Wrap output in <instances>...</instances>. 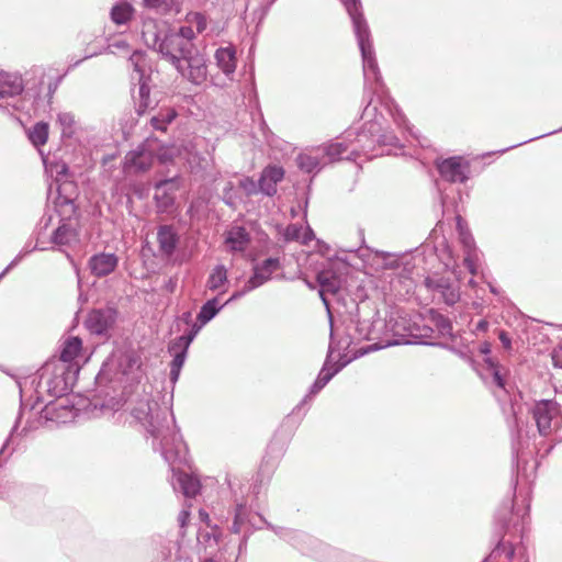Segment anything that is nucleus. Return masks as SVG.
Wrapping results in <instances>:
<instances>
[{
	"label": "nucleus",
	"instance_id": "f257e3e1",
	"mask_svg": "<svg viewBox=\"0 0 562 562\" xmlns=\"http://www.w3.org/2000/svg\"><path fill=\"white\" fill-rule=\"evenodd\" d=\"M133 416L146 427L153 437L160 439L161 454L168 463L173 464L177 461L186 460V445L179 434H166L169 431L168 427L164 425L167 422V411H160L157 402L140 401L133 409Z\"/></svg>",
	"mask_w": 562,
	"mask_h": 562
},
{
	"label": "nucleus",
	"instance_id": "f03ea898",
	"mask_svg": "<svg viewBox=\"0 0 562 562\" xmlns=\"http://www.w3.org/2000/svg\"><path fill=\"white\" fill-rule=\"evenodd\" d=\"M346 8L351 18L353 31L362 55L364 91L371 94H378L383 88L381 74L374 56L370 30L364 20L358 0H346Z\"/></svg>",
	"mask_w": 562,
	"mask_h": 562
},
{
	"label": "nucleus",
	"instance_id": "7ed1b4c3",
	"mask_svg": "<svg viewBox=\"0 0 562 562\" xmlns=\"http://www.w3.org/2000/svg\"><path fill=\"white\" fill-rule=\"evenodd\" d=\"M384 328L385 335H391L394 339H387L384 346H379L378 344L371 345L362 353L378 350L386 346L408 344V337H427L428 331H431L429 327H424L422 329L418 324L408 316L407 313L401 310H396L390 313L384 322Z\"/></svg>",
	"mask_w": 562,
	"mask_h": 562
},
{
	"label": "nucleus",
	"instance_id": "20e7f679",
	"mask_svg": "<svg viewBox=\"0 0 562 562\" xmlns=\"http://www.w3.org/2000/svg\"><path fill=\"white\" fill-rule=\"evenodd\" d=\"M78 372V364L49 361L42 368L40 385L60 400L72 389Z\"/></svg>",
	"mask_w": 562,
	"mask_h": 562
},
{
	"label": "nucleus",
	"instance_id": "39448f33",
	"mask_svg": "<svg viewBox=\"0 0 562 562\" xmlns=\"http://www.w3.org/2000/svg\"><path fill=\"white\" fill-rule=\"evenodd\" d=\"M196 32L191 25L181 26L177 33L167 34L161 41L155 32L149 34L143 32L145 43L148 46L157 49L162 57H172L178 53H190L192 49H196L192 41L195 37Z\"/></svg>",
	"mask_w": 562,
	"mask_h": 562
},
{
	"label": "nucleus",
	"instance_id": "423d86ee",
	"mask_svg": "<svg viewBox=\"0 0 562 562\" xmlns=\"http://www.w3.org/2000/svg\"><path fill=\"white\" fill-rule=\"evenodd\" d=\"M348 272L349 267L347 262L338 258L326 261L323 268L317 272L318 293L328 312L329 302L327 295H336L344 289Z\"/></svg>",
	"mask_w": 562,
	"mask_h": 562
},
{
	"label": "nucleus",
	"instance_id": "0eeeda50",
	"mask_svg": "<svg viewBox=\"0 0 562 562\" xmlns=\"http://www.w3.org/2000/svg\"><path fill=\"white\" fill-rule=\"evenodd\" d=\"M380 124L378 122H369L364 125V128L349 137L347 140L350 147V155L353 156V159L361 155H367L372 151L375 147V144L381 145H392L396 146L398 144V139L392 133L389 134H380Z\"/></svg>",
	"mask_w": 562,
	"mask_h": 562
},
{
	"label": "nucleus",
	"instance_id": "6e6552de",
	"mask_svg": "<svg viewBox=\"0 0 562 562\" xmlns=\"http://www.w3.org/2000/svg\"><path fill=\"white\" fill-rule=\"evenodd\" d=\"M164 58L175 66L177 71L190 82L201 85L206 80V59L198 49H192L190 53H178L175 55V58Z\"/></svg>",
	"mask_w": 562,
	"mask_h": 562
},
{
	"label": "nucleus",
	"instance_id": "1a4fd4ad",
	"mask_svg": "<svg viewBox=\"0 0 562 562\" xmlns=\"http://www.w3.org/2000/svg\"><path fill=\"white\" fill-rule=\"evenodd\" d=\"M531 414L541 436H549L561 423L559 404L551 400L537 402Z\"/></svg>",
	"mask_w": 562,
	"mask_h": 562
},
{
	"label": "nucleus",
	"instance_id": "9d476101",
	"mask_svg": "<svg viewBox=\"0 0 562 562\" xmlns=\"http://www.w3.org/2000/svg\"><path fill=\"white\" fill-rule=\"evenodd\" d=\"M479 351L485 356L484 369L481 373L482 378L486 383L496 385L501 390H506V380L504 374V369L498 364V362L494 361L488 355L491 352V344L488 341H484L480 344Z\"/></svg>",
	"mask_w": 562,
	"mask_h": 562
},
{
	"label": "nucleus",
	"instance_id": "9b49d317",
	"mask_svg": "<svg viewBox=\"0 0 562 562\" xmlns=\"http://www.w3.org/2000/svg\"><path fill=\"white\" fill-rule=\"evenodd\" d=\"M440 176L449 182H465L470 166L461 157H450L437 164Z\"/></svg>",
	"mask_w": 562,
	"mask_h": 562
},
{
	"label": "nucleus",
	"instance_id": "f8f14e48",
	"mask_svg": "<svg viewBox=\"0 0 562 562\" xmlns=\"http://www.w3.org/2000/svg\"><path fill=\"white\" fill-rule=\"evenodd\" d=\"M457 226L459 232L460 241L463 245L464 260L463 263L472 276H475L479 270V251L475 247L474 239L470 232L463 226V221L460 216L457 217Z\"/></svg>",
	"mask_w": 562,
	"mask_h": 562
},
{
	"label": "nucleus",
	"instance_id": "ddd939ff",
	"mask_svg": "<svg viewBox=\"0 0 562 562\" xmlns=\"http://www.w3.org/2000/svg\"><path fill=\"white\" fill-rule=\"evenodd\" d=\"M281 269L279 258H267L254 266V273L248 279V290H255L269 281L274 272Z\"/></svg>",
	"mask_w": 562,
	"mask_h": 562
},
{
	"label": "nucleus",
	"instance_id": "4468645a",
	"mask_svg": "<svg viewBox=\"0 0 562 562\" xmlns=\"http://www.w3.org/2000/svg\"><path fill=\"white\" fill-rule=\"evenodd\" d=\"M115 322V311L112 308L93 310L86 319V327L97 335L105 334Z\"/></svg>",
	"mask_w": 562,
	"mask_h": 562
},
{
	"label": "nucleus",
	"instance_id": "2eb2a0df",
	"mask_svg": "<svg viewBox=\"0 0 562 562\" xmlns=\"http://www.w3.org/2000/svg\"><path fill=\"white\" fill-rule=\"evenodd\" d=\"M130 63L134 67V75L132 76L133 80L138 81V92L137 97L134 95L136 101L140 99H148L149 97V87L147 83L148 77L146 76V59L145 54L139 50L133 52V54L130 57Z\"/></svg>",
	"mask_w": 562,
	"mask_h": 562
},
{
	"label": "nucleus",
	"instance_id": "dca6fc26",
	"mask_svg": "<svg viewBox=\"0 0 562 562\" xmlns=\"http://www.w3.org/2000/svg\"><path fill=\"white\" fill-rule=\"evenodd\" d=\"M119 258L112 252H99L93 255L88 262L90 272L98 278L112 273L117 267Z\"/></svg>",
	"mask_w": 562,
	"mask_h": 562
},
{
	"label": "nucleus",
	"instance_id": "f3484780",
	"mask_svg": "<svg viewBox=\"0 0 562 562\" xmlns=\"http://www.w3.org/2000/svg\"><path fill=\"white\" fill-rule=\"evenodd\" d=\"M425 285L429 290L440 293L445 302L449 305H453L460 297L459 290L447 278L437 276L428 277L425 279Z\"/></svg>",
	"mask_w": 562,
	"mask_h": 562
},
{
	"label": "nucleus",
	"instance_id": "a211bd4d",
	"mask_svg": "<svg viewBox=\"0 0 562 562\" xmlns=\"http://www.w3.org/2000/svg\"><path fill=\"white\" fill-rule=\"evenodd\" d=\"M350 136H352V133L348 131L341 140L319 146L326 165L342 158L353 159L347 143Z\"/></svg>",
	"mask_w": 562,
	"mask_h": 562
},
{
	"label": "nucleus",
	"instance_id": "6ab92c4d",
	"mask_svg": "<svg viewBox=\"0 0 562 562\" xmlns=\"http://www.w3.org/2000/svg\"><path fill=\"white\" fill-rule=\"evenodd\" d=\"M172 486L175 491H180L186 497H194L200 492V481L181 471L172 468Z\"/></svg>",
	"mask_w": 562,
	"mask_h": 562
},
{
	"label": "nucleus",
	"instance_id": "aec40b11",
	"mask_svg": "<svg viewBox=\"0 0 562 562\" xmlns=\"http://www.w3.org/2000/svg\"><path fill=\"white\" fill-rule=\"evenodd\" d=\"M153 165L150 151L145 149L132 150L125 156L124 169L126 172H143Z\"/></svg>",
	"mask_w": 562,
	"mask_h": 562
},
{
	"label": "nucleus",
	"instance_id": "412c9836",
	"mask_svg": "<svg viewBox=\"0 0 562 562\" xmlns=\"http://www.w3.org/2000/svg\"><path fill=\"white\" fill-rule=\"evenodd\" d=\"M284 177V170L278 166H269L263 169L259 179V190L266 195H273L277 192V183Z\"/></svg>",
	"mask_w": 562,
	"mask_h": 562
},
{
	"label": "nucleus",
	"instance_id": "4be33fe9",
	"mask_svg": "<svg viewBox=\"0 0 562 562\" xmlns=\"http://www.w3.org/2000/svg\"><path fill=\"white\" fill-rule=\"evenodd\" d=\"M296 162L301 170L308 173L317 172L326 165L321 147H314L300 154Z\"/></svg>",
	"mask_w": 562,
	"mask_h": 562
},
{
	"label": "nucleus",
	"instance_id": "5701e85b",
	"mask_svg": "<svg viewBox=\"0 0 562 562\" xmlns=\"http://www.w3.org/2000/svg\"><path fill=\"white\" fill-rule=\"evenodd\" d=\"M23 89V80L19 75L0 72V101L20 95Z\"/></svg>",
	"mask_w": 562,
	"mask_h": 562
},
{
	"label": "nucleus",
	"instance_id": "b1692460",
	"mask_svg": "<svg viewBox=\"0 0 562 562\" xmlns=\"http://www.w3.org/2000/svg\"><path fill=\"white\" fill-rule=\"evenodd\" d=\"M250 244V236L246 228L241 226H233L227 231L225 236V245L229 251L243 252Z\"/></svg>",
	"mask_w": 562,
	"mask_h": 562
},
{
	"label": "nucleus",
	"instance_id": "393cba45",
	"mask_svg": "<svg viewBox=\"0 0 562 562\" xmlns=\"http://www.w3.org/2000/svg\"><path fill=\"white\" fill-rule=\"evenodd\" d=\"M157 240L160 252L170 257L177 248L179 237L172 226L162 225L158 228Z\"/></svg>",
	"mask_w": 562,
	"mask_h": 562
},
{
	"label": "nucleus",
	"instance_id": "a878e982",
	"mask_svg": "<svg viewBox=\"0 0 562 562\" xmlns=\"http://www.w3.org/2000/svg\"><path fill=\"white\" fill-rule=\"evenodd\" d=\"M214 58L217 67L225 76L231 77L234 75L236 70V50L233 46L217 48Z\"/></svg>",
	"mask_w": 562,
	"mask_h": 562
},
{
	"label": "nucleus",
	"instance_id": "bb28decb",
	"mask_svg": "<svg viewBox=\"0 0 562 562\" xmlns=\"http://www.w3.org/2000/svg\"><path fill=\"white\" fill-rule=\"evenodd\" d=\"M52 241L57 246H70L78 241V233L70 223L64 222L54 231Z\"/></svg>",
	"mask_w": 562,
	"mask_h": 562
},
{
	"label": "nucleus",
	"instance_id": "cd10ccee",
	"mask_svg": "<svg viewBox=\"0 0 562 562\" xmlns=\"http://www.w3.org/2000/svg\"><path fill=\"white\" fill-rule=\"evenodd\" d=\"M172 184V180H165L157 183L155 188L157 207L162 212H167L173 205L175 196L169 192V187Z\"/></svg>",
	"mask_w": 562,
	"mask_h": 562
},
{
	"label": "nucleus",
	"instance_id": "c85d7f7f",
	"mask_svg": "<svg viewBox=\"0 0 562 562\" xmlns=\"http://www.w3.org/2000/svg\"><path fill=\"white\" fill-rule=\"evenodd\" d=\"M81 350V340L77 337L68 338L61 349L60 356L54 362H63L66 364H75L74 360Z\"/></svg>",
	"mask_w": 562,
	"mask_h": 562
},
{
	"label": "nucleus",
	"instance_id": "c756f323",
	"mask_svg": "<svg viewBox=\"0 0 562 562\" xmlns=\"http://www.w3.org/2000/svg\"><path fill=\"white\" fill-rule=\"evenodd\" d=\"M177 111L173 108H161L150 119V125L156 131L166 132L168 125L177 117Z\"/></svg>",
	"mask_w": 562,
	"mask_h": 562
},
{
	"label": "nucleus",
	"instance_id": "7c9ffc66",
	"mask_svg": "<svg viewBox=\"0 0 562 562\" xmlns=\"http://www.w3.org/2000/svg\"><path fill=\"white\" fill-rule=\"evenodd\" d=\"M284 238L286 240H299L306 245L315 238L313 229L307 225L305 228L297 224H291L285 228Z\"/></svg>",
	"mask_w": 562,
	"mask_h": 562
},
{
	"label": "nucleus",
	"instance_id": "2f4dec72",
	"mask_svg": "<svg viewBox=\"0 0 562 562\" xmlns=\"http://www.w3.org/2000/svg\"><path fill=\"white\" fill-rule=\"evenodd\" d=\"M169 351L173 355V359L170 363V379L172 382H176L183 367L188 349L181 347L173 348V341H171Z\"/></svg>",
	"mask_w": 562,
	"mask_h": 562
},
{
	"label": "nucleus",
	"instance_id": "473e14b6",
	"mask_svg": "<svg viewBox=\"0 0 562 562\" xmlns=\"http://www.w3.org/2000/svg\"><path fill=\"white\" fill-rule=\"evenodd\" d=\"M339 371V368H335L334 370L328 369L326 366L321 370L316 381L311 386L308 395L305 396L304 401L308 396H313L317 394L331 379L333 376Z\"/></svg>",
	"mask_w": 562,
	"mask_h": 562
},
{
	"label": "nucleus",
	"instance_id": "72a5a7b5",
	"mask_svg": "<svg viewBox=\"0 0 562 562\" xmlns=\"http://www.w3.org/2000/svg\"><path fill=\"white\" fill-rule=\"evenodd\" d=\"M227 282V270L223 265H217L209 276L206 285L210 290H220Z\"/></svg>",
	"mask_w": 562,
	"mask_h": 562
},
{
	"label": "nucleus",
	"instance_id": "f704fd0d",
	"mask_svg": "<svg viewBox=\"0 0 562 562\" xmlns=\"http://www.w3.org/2000/svg\"><path fill=\"white\" fill-rule=\"evenodd\" d=\"M221 308L222 306L218 305L217 299L209 300L202 305L196 317L198 322L201 323V325H205L221 311Z\"/></svg>",
	"mask_w": 562,
	"mask_h": 562
},
{
	"label": "nucleus",
	"instance_id": "c9c22d12",
	"mask_svg": "<svg viewBox=\"0 0 562 562\" xmlns=\"http://www.w3.org/2000/svg\"><path fill=\"white\" fill-rule=\"evenodd\" d=\"M57 122L61 130V136L70 138L75 135L77 130V124L75 121V116L69 112H61L58 114Z\"/></svg>",
	"mask_w": 562,
	"mask_h": 562
},
{
	"label": "nucleus",
	"instance_id": "e433bc0d",
	"mask_svg": "<svg viewBox=\"0 0 562 562\" xmlns=\"http://www.w3.org/2000/svg\"><path fill=\"white\" fill-rule=\"evenodd\" d=\"M133 14V8L128 3L115 4L111 10V19L115 24L127 23Z\"/></svg>",
	"mask_w": 562,
	"mask_h": 562
},
{
	"label": "nucleus",
	"instance_id": "4c0bfd02",
	"mask_svg": "<svg viewBox=\"0 0 562 562\" xmlns=\"http://www.w3.org/2000/svg\"><path fill=\"white\" fill-rule=\"evenodd\" d=\"M48 138V124L44 122L36 123L29 131V139L34 146H42L47 142Z\"/></svg>",
	"mask_w": 562,
	"mask_h": 562
},
{
	"label": "nucleus",
	"instance_id": "58836bf2",
	"mask_svg": "<svg viewBox=\"0 0 562 562\" xmlns=\"http://www.w3.org/2000/svg\"><path fill=\"white\" fill-rule=\"evenodd\" d=\"M515 554V550L510 542L501 540L496 548L492 551L490 555L491 562H499L501 558L504 555L505 560L513 559Z\"/></svg>",
	"mask_w": 562,
	"mask_h": 562
},
{
	"label": "nucleus",
	"instance_id": "ea45409f",
	"mask_svg": "<svg viewBox=\"0 0 562 562\" xmlns=\"http://www.w3.org/2000/svg\"><path fill=\"white\" fill-rule=\"evenodd\" d=\"M221 537V531L216 526L212 527V530H200L198 533V541L205 548L216 547Z\"/></svg>",
	"mask_w": 562,
	"mask_h": 562
},
{
	"label": "nucleus",
	"instance_id": "a19ab883",
	"mask_svg": "<svg viewBox=\"0 0 562 562\" xmlns=\"http://www.w3.org/2000/svg\"><path fill=\"white\" fill-rule=\"evenodd\" d=\"M56 409H61L65 413L57 415V418H66L68 415H72V407H69L68 400L60 398L56 403H52L45 407V416L53 419L52 413Z\"/></svg>",
	"mask_w": 562,
	"mask_h": 562
},
{
	"label": "nucleus",
	"instance_id": "79ce46f5",
	"mask_svg": "<svg viewBox=\"0 0 562 562\" xmlns=\"http://www.w3.org/2000/svg\"><path fill=\"white\" fill-rule=\"evenodd\" d=\"M187 21L192 27H195L196 33L204 32L207 25L205 16L199 12L189 14Z\"/></svg>",
	"mask_w": 562,
	"mask_h": 562
},
{
	"label": "nucleus",
	"instance_id": "37998d69",
	"mask_svg": "<svg viewBox=\"0 0 562 562\" xmlns=\"http://www.w3.org/2000/svg\"><path fill=\"white\" fill-rule=\"evenodd\" d=\"M143 3L146 8L166 11L170 9L173 0H143Z\"/></svg>",
	"mask_w": 562,
	"mask_h": 562
},
{
	"label": "nucleus",
	"instance_id": "c03bdc74",
	"mask_svg": "<svg viewBox=\"0 0 562 562\" xmlns=\"http://www.w3.org/2000/svg\"><path fill=\"white\" fill-rule=\"evenodd\" d=\"M271 529H273L274 532L280 535L281 537L292 541L293 546H299L300 541L308 539V537L306 535H304V533L290 532V531L283 532V529L279 531V530H276L273 527H271Z\"/></svg>",
	"mask_w": 562,
	"mask_h": 562
},
{
	"label": "nucleus",
	"instance_id": "a18cd8bd",
	"mask_svg": "<svg viewBox=\"0 0 562 562\" xmlns=\"http://www.w3.org/2000/svg\"><path fill=\"white\" fill-rule=\"evenodd\" d=\"M239 187L247 195L257 193L259 186L250 178H244L239 181Z\"/></svg>",
	"mask_w": 562,
	"mask_h": 562
},
{
	"label": "nucleus",
	"instance_id": "49530a36",
	"mask_svg": "<svg viewBox=\"0 0 562 562\" xmlns=\"http://www.w3.org/2000/svg\"><path fill=\"white\" fill-rule=\"evenodd\" d=\"M435 323H436V326L440 334L449 335L451 333L452 327H451V323L449 322L448 318H446L441 315H438L435 318Z\"/></svg>",
	"mask_w": 562,
	"mask_h": 562
},
{
	"label": "nucleus",
	"instance_id": "de8ad7c7",
	"mask_svg": "<svg viewBox=\"0 0 562 562\" xmlns=\"http://www.w3.org/2000/svg\"><path fill=\"white\" fill-rule=\"evenodd\" d=\"M196 335H193V331L190 330L188 335H182L178 338H176L173 341V348L181 347V348H189L190 344L194 339Z\"/></svg>",
	"mask_w": 562,
	"mask_h": 562
},
{
	"label": "nucleus",
	"instance_id": "09e8293b",
	"mask_svg": "<svg viewBox=\"0 0 562 562\" xmlns=\"http://www.w3.org/2000/svg\"><path fill=\"white\" fill-rule=\"evenodd\" d=\"M357 329L359 331L360 338L368 339V340L375 338L372 329L370 328V325L367 322L359 323Z\"/></svg>",
	"mask_w": 562,
	"mask_h": 562
},
{
	"label": "nucleus",
	"instance_id": "8fccbe9b",
	"mask_svg": "<svg viewBox=\"0 0 562 562\" xmlns=\"http://www.w3.org/2000/svg\"><path fill=\"white\" fill-rule=\"evenodd\" d=\"M153 106V100L150 99V95L148 99H140L136 101V112L142 115L144 114L148 109Z\"/></svg>",
	"mask_w": 562,
	"mask_h": 562
},
{
	"label": "nucleus",
	"instance_id": "3c124183",
	"mask_svg": "<svg viewBox=\"0 0 562 562\" xmlns=\"http://www.w3.org/2000/svg\"><path fill=\"white\" fill-rule=\"evenodd\" d=\"M29 254V250L21 251L10 263L9 266L0 273V280L13 268L15 267L24 256Z\"/></svg>",
	"mask_w": 562,
	"mask_h": 562
},
{
	"label": "nucleus",
	"instance_id": "603ef678",
	"mask_svg": "<svg viewBox=\"0 0 562 562\" xmlns=\"http://www.w3.org/2000/svg\"><path fill=\"white\" fill-rule=\"evenodd\" d=\"M243 512H244V507L243 506H238V508L236 510V515H235V520H234V522L232 525V531L234 533H239L240 532Z\"/></svg>",
	"mask_w": 562,
	"mask_h": 562
},
{
	"label": "nucleus",
	"instance_id": "864d4df0",
	"mask_svg": "<svg viewBox=\"0 0 562 562\" xmlns=\"http://www.w3.org/2000/svg\"><path fill=\"white\" fill-rule=\"evenodd\" d=\"M109 49L111 53H115V50L128 52V44L123 40H117L109 45Z\"/></svg>",
	"mask_w": 562,
	"mask_h": 562
},
{
	"label": "nucleus",
	"instance_id": "5fc2aeb1",
	"mask_svg": "<svg viewBox=\"0 0 562 562\" xmlns=\"http://www.w3.org/2000/svg\"><path fill=\"white\" fill-rule=\"evenodd\" d=\"M251 290H248V281L245 283L241 290H238L232 294V296L226 301L225 304H228L233 301H236L240 297H243L246 293L250 292Z\"/></svg>",
	"mask_w": 562,
	"mask_h": 562
},
{
	"label": "nucleus",
	"instance_id": "6e6d98bb",
	"mask_svg": "<svg viewBox=\"0 0 562 562\" xmlns=\"http://www.w3.org/2000/svg\"><path fill=\"white\" fill-rule=\"evenodd\" d=\"M498 338L504 347L505 350H510L512 349V339L509 337V335L504 331V330H501L499 334H498Z\"/></svg>",
	"mask_w": 562,
	"mask_h": 562
},
{
	"label": "nucleus",
	"instance_id": "4d7b16f0",
	"mask_svg": "<svg viewBox=\"0 0 562 562\" xmlns=\"http://www.w3.org/2000/svg\"><path fill=\"white\" fill-rule=\"evenodd\" d=\"M189 517H190L189 509H182L180 512V514L178 516V521H179L181 528H183L187 525Z\"/></svg>",
	"mask_w": 562,
	"mask_h": 562
},
{
	"label": "nucleus",
	"instance_id": "13d9d810",
	"mask_svg": "<svg viewBox=\"0 0 562 562\" xmlns=\"http://www.w3.org/2000/svg\"><path fill=\"white\" fill-rule=\"evenodd\" d=\"M173 155H175V149H173V148H171V149H168V150L162 151V153L159 155V159H160L162 162L171 161V160L173 159Z\"/></svg>",
	"mask_w": 562,
	"mask_h": 562
},
{
	"label": "nucleus",
	"instance_id": "bf43d9fd",
	"mask_svg": "<svg viewBox=\"0 0 562 562\" xmlns=\"http://www.w3.org/2000/svg\"><path fill=\"white\" fill-rule=\"evenodd\" d=\"M199 516H200L202 521H204L207 526L210 525V516H209V514L205 510L201 509L199 512Z\"/></svg>",
	"mask_w": 562,
	"mask_h": 562
},
{
	"label": "nucleus",
	"instance_id": "052dcab7",
	"mask_svg": "<svg viewBox=\"0 0 562 562\" xmlns=\"http://www.w3.org/2000/svg\"><path fill=\"white\" fill-rule=\"evenodd\" d=\"M487 327H488V323L486 321H480L476 325V329L482 330V331L486 330Z\"/></svg>",
	"mask_w": 562,
	"mask_h": 562
},
{
	"label": "nucleus",
	"instance_id": "680f3d73",
	"mask_svg": "<svg viewBox=\"0 0 562 562\" xmlns=\"http://www.w3.org/2000/svg\"><path fill=\"white\" fill-rule=\"evenodd\" d=\"M394 121L398 126H401L402 124L405 123V117L401 113H398L397 116L394 117Z\"/></svg>",
	"mask_w": 562,
	"mask_h": 562
},
{
	"label": "nucleus",
	"instance_id": "e2e57ef3",
	"mask_svg": "<svg viewBox=\"0 0 562 562\" xmlns=\"http://www.w3.org/2000/svg\"><path fill=\"white\" fill-rule=\"evenodd\" d=\"M203 326L204 325H201V323L194 324L191 328V331H193V335H196Z\"/></svg>",
	"mask_w": 562,
	"mask_h": 562
},
{
	"label": "nucleus",
	"instance_id": "0e129e2a",
	"mask_svg": "<svg viewBox=\"0 0 562 562\" xmlns=\"http://www.w3.org/2000/svg\"><path fill=\"white\" fill-rule=\"evenodd\" d=\"M124 359L128 362V366L132 367L134 364H136V360L133 359L131 356L126 355L124 356Z\"/></svg>",
	"mask_w": 562,
	"mask_h": 562
},
{
	"label": "nucleus",
	"instance_id": "69168bd1",
	"mask_svg": "<svg viewBox=\"0 0 562 562\" xmlns=\"http://www.w3.org/2000/svg\"><path fill=\"white\" fill-rule=\"evenodd\" d=\"M371 102H372V95H370V99H369V101H368V104H367V106L364 108V114H367V113H368V111H369V105L371 104Z\"/></svg>",
	"mask_w": 562,
	"mask_h": 562
},
{
	"label": "nucleus",
	"instance_id": "338daca9",
	"mask_svg": "<svg viewBox=\"0 0 562 562\" xmlns=\"http://www.w3.org/2000/svg\"><path fill=\"white\" fill-rule=\"evenodd\" d=\"M183 318L188 323L191 318V313L188 312V313L183 314Z\"/></svg>",
	"mask_w": 562,
	"mask_h": 562
},
{
	"label": "nucleus",
	"instance_id": "774afa93",
	"mask_svg": "<svg viewBox=\"0 0 562 562\" xmlns=\"http://www.w3.org/2000/svg\"><path fill=\"white\" fill-rule=\"evenodd\" d=\"M202 562H217V561H215L214 559L210 558V559H204Z\"/></svg>",
	"mask_w": 562,
	"mask_h": 562
}]
</instances>
